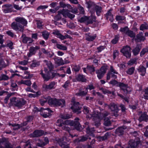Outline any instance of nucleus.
<instances>
[{"mask_svg":"<svg viewBox=\"0 0 148 148\" xmlns=\"http://www.w3.org/2000/svg\"><path fill=\"white\" fill-rule=\"evenodd\" d=\"M79 120L78 118H76L75 119V121H71L70 120H66L62 121V119H59L57 121V123L58 124L57 125L59 127H62L63 130L68 131L69 133L70 128L67 126V125H69L70 126H74L76 129L78 130L81 126L79 122L78 121Z\"/></svg>","mask_w":148,"mask_h":148,"instance_id":"nucleus-1","label":"nucleus"},{"mask_svg":"<svg viewBox=\"0 0 148 148\" xmlns=\"http://www.w3.org/2000/svg\"><path fill=\"white\" fill-rule=\"evenodd\" d=\"M15 20L11 24V28L16 32H23L24 27L27 23L26 20L23 17H18L15 18Z\"/></svg>","mask_w":148,"mask_h":148,"instance_id":"nucleus-2","label":"nucleus"},{"mask_svg":"<svg viewBox=\"0 0 148 148\" xmlns=\"http://www.w3.org/2000/svg\"><path fill=\"white\" fill-rule=\"evenodd\" d=\"M97 114H96L91 115V117H94V120L95 121V125L97 127L99 126L100 125L99 121L103 118L104 119V124L106 126H108L111 124V122L110 120V118L106 117V116L109 114V113L106 111L105 112L101 114L97 112Z\"/></svg>","mask_w":148,"mask_h":148,"instance_id":"nucleus-3","label":"nucleus"},{"mask_svg":"<svg viewBox=\"0 0 148 148\" xmlns=\"http://www.w3.org/2000/svg\"><path fill=\"white\" fill-rule=\"evenodd\" d=\"M87 4V8L91 14L94 13L95 11L97 16L100 15V13L102 11V8L101 6L97 5L90 1L88 2Z\"/></svg>","mask_w":148,"mask_h":148,"instance_id":"nucleus-4","label":"nucleus"},{"mask_svg":"<svg viewBox=\"0 0 148 148\" xmlns=\"http://www.w3.org/2000/svg\"><path fill=\"white\" fill-rule=\"evenodd\" d=\"M48 103L51 106H60L62 107L65 106V102L63 99L52 98L50 97H47Z\"/></svg>","mask_w":148,"mask_h":148,"instance_id":"nucleus-5","label":"nucleus"},{"mask_svg":"<svg viewBox=\"0 0 148 148\" xmlns=\"http://www.w3.org/2000/svg\"><path fill=\"white\" fill-rule=\"evenodd\" d=\"M62 15L65 17H68L71 19H72L75 16L74 14L69 13L68 10L63 9L58 11V14L54 17V20L56 21L60 20L62 17Z\"/></svg>","mask_w":148,"mask_h":148,"instance_id":"nucleus-6","label":"nucleus"},{"mask_svg":"<svg viewBox=\"0 0 148 148\" xmlns=\"http://www.w3.org/2000/svg\"><path fill=\"white\" fill-rule=\"evenodd\" d=\"M86 132L87 135L82 136L80 137V139H76L75 141V142L78 141L79 142H84L87 140L88 138L90 139L91 138L89 136H93V133L94 132V128L89 125L86 128Z\"/></svg>","mask_w":148,"mask_h":148,"instance_id":"nucleus-7","label":"nucleus"},{"mask_svg":"<svg viewBox=\"0 0 148 148\" xmlns=\"http://www.w3.org/2000/svg\"><path fill=\"white\" fill-rule=\"evenodd\" d=\"M10 101L12 104L18 108L23 107L26 103V101L23 99H17L15 97L11 98Z\"/></svg>","mask_w":148,"mask_h":148,"instance_id":"nucleus-8","label":"nucleus"},{"mask_svg":"<svg viewBox=\"0 0 148 148\" xmlns=\"http://www.w3.org/2000/svg\"><path fill=\"white\" fill-rule=\"evenodd\" d=\"M140 143L139 141H136L134 140H130L129 143V145L127 148H136L137 147ZM115 148H123L120 145H116Z\"/></svg>","mask_w":148,"mask_h":148,"instance_id":"nucleus-9","label":"nucleus"},{"mask_svg":"<svg viewBox=\"0 0 148 148\" xmlns=\"http://www.w3.org/2000/svg\"><path fill=\"white\" fill-rule=\"evenodd\" d=\"M72 103L73 106H71V109L72 110L73 112L77 114L80 113L81 112L80 111L81 107L79 106V103L75 101L74 99H72Z\"/></svg>","mask_w":148,"mask_h":148,"instance_id":"nucleus-10","label":"nucleus"},{"mask_svg":"<svg viewBox=\"0 0 148 148\" xmlns=\"http://www.w3.org/2000/svg\"><path fill=\"white\" fill-rule=\"evenodd\" d=\"M131 48L128 46H126L122 49L121 52L127 58H130L131 56Z\"/></svg>","mask_w":148,"mask_h":148,"instance_id":"nucleus-11","label":"nucleus"},{"mask_svg":"<svg viewBox=\"0 0 148 148\" xmlns=\"http://www.w3.org/2000/svg\"><path fill=\"white\" fill-rule=\"evenodd\" d=\"M107 68L105 66H102L99 70L96 71L97 77L99 79H101L106 72Z\"/></svg>","mask_w":148,"mask_h":148,"instance_id":"nucleus-12","label":"nucleus"},{"mask_svg":"<svg viewBox=\"0 0 148 148\" xmlns=\"http://www.w3.org/2000/svg\"><path fill=\"white\" fill-rule=\"evenodd\" d=\"M118 86H119L121 89L123 90L125 94L129 93L131 91V89L128 86V85L123 83H119Z\"/></svg>","mask_w":148,"mask_h":148,"instance_id":"nucleus-13","label":"nucleus"},{"mask_svg":"<svg viewBox=\"0 0 148 148\" xmlns=\"http://www.w3.org/2000/svg\"><path fill=\"white\" fill-rule=\"evenodd\" d=\"M13 8L12 5L6 4L2 6V10L5 13H10L12 11Z\"/></svg>","mask_w":148,"mask_h":148,"instance_id":"nucleus-14","label":"nucleus"},{"mask_svg":"<svg viewBox=\"0 0 148 148\" xmlns=\"http://www.w3.org/2000/svg\"><path fill=\"white\" fill-rule=\"evenodd\" d=\"M108 106L111 111L114 112V116H117L118 115L117 113L119 111L117 106L114 103H112L110 105H108Z\"/></svg>","mask_w":148,"mask_h":148,"instance_id":"nucleus-15","label":"nucleus"},{"mask_svg":"<svg viewBox=\"0 0 148 148\" xmlns=\"http://www.w3.org/2000/svg\"><path fill=\"white\" fill-rule=\"evenodd\" d=\"M39 142L38 143L36 144V146L41 147H42L49 143V140L47 137H44L43 140H41L39 139H38Z\"/></svg>","mask_w":148,"mask_h":148,"instance_id":"nucleus-16","label":"nucleus"},{"mask_svg":"<svg viewBox=\"0 0 148 148\" xmlns=\"http://www.w3.org/2000/svg\"><path fill=\"white\" fill-rule=\"evenodd\" d=\"M40 48V47L38 46L31 47L29 50V52L27 54L28 57H30L33 55H35L37 50L39 49Z\"/></svg>","mask_w":148,"mask_h":148,"instance_id":"nucleus-17","label":"nucleus"},{"mask_svg":"<svg viewBox=\"0 0 148 148\" xmlns=\"http://www.w3.org/2000/svg\"><path fill=\"white\" fill-rule=\"evenodd\" d=\"M56 84V83L54 81H53L50 83L48 85H43L42 87L45 90H48L55 89Z\"/></svg>","mask_w":148,"mask_h":148,"instance_id":"nucleus-18","label":"nucleus"},{"mask_svg":"<svg viewBox=\"0 0 148 148\" xmlns=\"http://www.w3.org/2000/svg\"><path fill=\"white\" fill-rule=\"evenodd\" d=\"M44 132L42 130H36L32 134H30L31 137H38L42 136L44 134Z\"/></svg>","mask_w":148,"mask_h":148,"instance_id":"nucleus-19","label":"nucleus"},{"mask_svg":"<svg viewBox=\"0 0 148 148\" xmlns=\"http://www.w3.org/2000/svg\"><path fill=\"white\" fill-rule=\"evenodd\" d=\"M40 74L44 81L47 82L51 78V76L50 73H44L42 70H40Z\"/></svg>","mask_w":148,"mask_h":148,"instance_id":"nucleus-20","label":"nucleus"},{"mask_svg":"<svg viewBox=\"0 0 148 148\" xmlns=\"http://www.w3.org/2000/svg\"><path fill=\"white\" fill-rule=\"evenodd\" d=\"M138 120L140 122L144 121L147 122L148 120V115L146 112L141 113L139 118Z\"/></svg>","mask_w":148,"mask_h":148,"instance_id":"nucleus-21","label":"nucleus"},{"mask_svg":"<svg viewBox=\"0 0 148 148\" xmlns=\"http://www.w3.org/2000/svg\"><path fill=\"white\" fill-rule=\"evenodd\" d=\"M63 140L62 138H58L56 141L59 145L64 148H69V146L68 144L66 145L65 142L63 141Z\"/></svg>","mask_w":148,"mask_h":148,"instance_id":"nucleus-22","label":"nucleus"},{"mask_svg":"<svg viewBox=\"0 0 148 148\" xmlns=\"http://www.w3.org/2000/svg\"><path fill=\"white\" fill-rule=\"evenodd\" d=\"M86 39V40L89 41H92L95 40L97 37L96 34H90V33L85 34Z\"/></svg>","mask_w":148,"mask_h":148,"instance_id":"nucleus-23","label":"nucleus"},{"mask_svg":"<svg viewBox=\"0 0 148 148\" xmlns=\"http://www.w3.org/2000/svg\"><path fill=\"white\" fill-rule=\"evenodd\" d=\"M126 127L125 126L120 127L116 129L115 132L116 134L119 136H121L123 134V130L126 128Z\"/></svg>","mask_w":148,"mask_h":148,"instance_id":"nucleus-24","label":"nucleus"},{"mask_svg":"<svg viewBox=\"0 0 148 148\" xmlns=\"http://www.w3.org/2000/svg\"><path fill=\"white\" fill-rule=\"evenodd\" d=\"M145 40V38L143 35V34L142 32L140 33L139 34H137L135 38V40L138 42L144 41Z\"/></svg>","mask_w":148,"mask_h":148,"instance_id":"nucleus-25","label":"nucleus"},{"mask_svg":"<svg viewBox=\"0 0 148 148\" xmlns=\"http://www.w3.org/2000/svg\"><path fill=\"white\" fill-rule=\"evenodd\" d=\"M21 37L23 38L22 42L23 43H31L33 42V40L31 38L25 36L24 34H23Z\"/></svg>","mask_w":148,"mask_h":148,"instance_id":"nucleus-26","label":"nucleus"},{"mask_svg":"<svg viewBox=\"0 0 148 148\" xmlns=\"http://www.w3.org/2000/svg\"><path fill=\"white\" fill-rule=\"evenodd\" d=\"M140 74L142 76L145 75L146 73V68L143 65H140L137 69Z\"/></svg>","mask_w":148,"mask_h":148,"instance_id":"nucleus-27","label":"nucleus"},{"mask_svg":"<svg viewBox=\"0 0 148 148\" xmlns=\"http://www.w3.org/2000/svg\"><path fill=\"white\" fill-rule=\"evenodd\" d=\"M83 112L85 114H89L90 116L87 115V116H88V117H90V118H93V119H94V117H91V115H92L93 114H97V112H97L96 113L95 112V113H94V114H90V110H89V108L86 106H84V109L83 110Z\"/></svg>","mask_w":148,"mask_h":148,"instance_id":"nucleus-28","label":"nucleus"},{"mask_svg":"<svg viewBox=\"0 0 148 148\" xmlns=\"http://www.w3.org/2000/svg\"><path fill=\"white\" fill-rule=\"evenodd\" d=\"M52 34L57 36V38H59L61 40H63L64 38L63 36L61 34L60 32L58 30H53L52 32Z\"/></svg>","mask_w":148,"mask_h":148,"instance_id":"nucleus-29","label":"nucleus"},{"mask_svg":"<svg viewBox=\"0 0 148 148\" xmlns=\"http://www.w3.org/2000/svg\"><path fill=\"white\" fill-rule=\"evenodd\" d=\"M115 74H116L109 71L107 74V80H109L110 78H112L114 79H116L117 77V75Z\"/></svg>","mask_w":148,"mask_h":148,"instance_id":"nucleus-30","label":"nucleus"},{"mask_svg":"<svg viewBox=\"0 0 148 148\" xmlns=\"http://www.w3.org/2000/svg\"><path fill=\"white\" fill-rule=\"evenodd\" d=\"M95 16H91L89 17H87V23L88 24H91L93 22L95 21Z\"/></svg>","mask_w":148,"mask_h":148,"instance_id":"nucleus-31","label":"nucleus"},{"mask_svg":"<svg viewBox=\"0 0 148 148\" xmlns=\"http://www.w3.org/2000/svg\"><path fill=\"white\" fill-rule=\"evenodd\" d=\"M20 84H25L27 86H30L31 85V82L30 80H21L19 82Z\"/></svg>","mask_w":148,"mask_h":148,"instance_id":"nucleus-32","label":"nucleus"},{"mask_svg":"<svg viewBox=\"0 0 148 148\" xmlns=\"http://www.w3.org/2000/svg\"><path fill=\"white\" fill-rule=\"evenodd\" d=\"M43 62L48 67L50 71H51L53 69L54 66L51 62L48 61L46 60H44Z\"/></svg>","mask_w":148,"mask_h":148,"instance_id":"nucleus-33","label":"nucleus"},{"mask_svg":"<svg viewBox=\"0 0 148 148\" xmlns=\"http://www.w3.org/2000/svg\"><path fill=\"white\" fill-rule=\"evenodd\" d=\"M43 110H46L48 112V114H46L45 113H47V112H45L44 113H43L41 114V115H42L43 117L45 118H47L50 115V114L52 112V111L49 108H47L45 109H43Z\"/></svg>","mask_w":148,"mask_h":148,"instance_id":"nucleus-34","label":"nucleus"},{"mask_svg":"<svg viewBox=\"0 0 148 148\" xmlns=\"http://www.w3.org/2000/svg\"><path fill=\"white\" fill-rule=\"evenodd\" d=\"M109 134L108 133H107L105 134L103 136H99L98 137V139L99 140L103 141L107 139L109 136Z\"/></svg>","mask_w":148,"mask_h":148,"instance_id":"nucleus-35","label":"nucleus"},{"mask_svg":"<svg viewBox=\"0 0 148 148\" xmlns=\"http://www.w3.org/2000/svg\"><path fill=\"white\" fill-rule=\"evenodd\" d=\"M77 79L79 81H81L82 82H84L86 80L85 77L84 76L82 75H78L77 77Z\"/></svg>","mask_w":148,"mask_h":148,"instance_id":"nucleus-36","label":"nucleus"},{"mask_svg":"<svg viewBox=\"0 0 148 148\" xmlns=\"http://www.w3.org/2000/svg\"><path fill=\"white\" fill-rule=\"evenodd\" d=\"M56 47L57 48L60 50H66L67 49V47L63 45H60L59 44H57Z\"/></svg>","mask_w":148,"mask_h":148,"instance_id":"nucleus-37","label":"nucleus"},{"mask_svg":"<svg viewBox=\"0 0 148 148\" xmlns=\"http://www.w3.org/2000/svg\"><path fill=\"white\" fill-rule=\"evenodd\" d=\"M129 29L127 27H124L121 28L120 30V31L123 34H127Z\"/></svg>","mask_w":148,"mask_h":148,"instance_id":"nucleus-38","label":"nucleus"},{"mask_svg":"<svg viewBox=\"0 0 148 148\" xmlns=\"http://www.w3.org/2000/svg\"><path fill=\"white\" fill-rule=\"evenodd\" d=\"M111 11L112 10H110L108 11V12H107L106 14V18H108L109 16L111 17V18H110V20L111 21H112L113 17V15L112 14H111Z\"/></svg>","mask_w":148,"mask_h":148,"instance_id":"nucleus-39","label":"nucleus"},{"mask_svg":"<svg viewBox=\"0 0 148 148\" xmlns=\"http://www.w3.org/2000/svg\"><path fill=\"white\" fill-rule=\"evenodd\" d=\"M148 53V47L143 48L140 53V56L142 57L145 54Z\"/></svg>","mask_w":148,"mask_h":148,"instance_id":"nucleus-40","label":"nucleus"},{"mask_svg":"<svg viewBox=\"0 0 148 148\" xmlns=\"http://www.w3.org/2000/svg\"><path fill=\"white\" fill-rule=\"evenodd\" d=\"M127 35L131 38H134L135 36V34L132 31L129 30Z\"/></svg>","mask_w":148,"mask_h":148,"instance_id":"nucleus-41","label":"nucleus"},{"mask_svg":"<svg viewBox=\"0 0 148 148\" xmlns=\"http://www.w3.org/2000/svg\"><path fill=\"white\" fill-rule=\"evenodd\" d=\"M72 116L71 115H69L68 114H61L60 117L63 119H66L71 118Z\"/></svg>","mask_w":148,"mask_h":148,"instance_id":"nucleus-42","label":"nucleus"},{"mask_svg":"<svg viewBox=\"0 0 148 148\" xmlns=\"http://www.w3.org/2000/svg\"><path fill=\"white\" fill-rule=\"evenodd\" d=\"M42 34L45 40H47L49 37V34L48 32L45 31L42 32Z\"/></svg>","mask_w":148,"mask_h":148,"instance_id":"nucleus-43","label":"nucleus"},{"mask_svg":"<svg viewBox=\"0 0 148 148\" xmlns=\"http://www.w3.org/2000/svg\"><path fill=\"white\" fill-rule=\"evenodd\" d=\"M140 48L139 47H136L133 50V52L134 55H136L138 54L140 52Z\"/></svg>","mask_w":148,"mask_h":148,"instance_id":"nucleus-44","label":"nucleus"},{"mask_svg":"<svg viewBox=\"0 0 148 148\" xmlns=\"http://www.w3.org/2000/svg\"><path fill=\"white\" fill-rule=\"evenodd\" d=\"M14 92H12L9 94H8L5 97L4 100V103H7L8 101V100L9 98L12 95H14Z\"/></svg>","mask_w":148,"mask_h":148,"instance_id":"nucleus-45","label":"nucleus"},{"mask_svg":"<svg viewBox=\"0 0 148 148\" xmlns=\"http://www.w3.org/2000/svg\"><path fill=\"white\" fill-rule=\"evenodd\" d=\"M134 67H132L128 69L126 71V73L127 74L131 75L134 73Z\"/></svg>","mask_w":148,"mask_h":148,"instance_id":"nucleus-46","label":"nucleus"},{"mask_svg":"<svg viewBox=\"0 0 148 148\" xmlns=\"http://www.w3.org/2000/svg\"><path fill=\"white\" fill-rule=\"evenodd\" d=\"M147 29H148V25L146 24H142L140 27V29L141 30Z\"/></svg>","mask_w":148,"mask_h":148,"instance_id":"nucleus-47","label":"nucleus"},{"mask_svg":"<svg viewBox=\"0 0 148 148\" xmlns=\"http://www.w3.org/2000/svg\"><path fill=\"white\" fill-rule=\"evenodd\" d=\"M39 65L40 63L38 62L34 61L31 64V66L32 67H35L39 66Z\"/></svg>","mask_w":148,"mask_h":148,"instance_id":"nucleus-48","label":"nucleus"},{"mask_svg":"<svg viewBox=\"0 0 148 148\" xmlns=\"http://www.w3.org/2000/svg\"><path fill=\"white\" fill-rule=\"evenodd\" d=\"M87 69V71H88L90 73H92L95 71V68L93 66H88Z\"/></svg>","mask_w":148,"mask_h":148,"instance_id":"nucleus-49","label":"nucleus"},{"mask_svg":"<svg viewBox=\"0 0 148 148\" xmlns=\"http://www.w3.org/2000/svg\"><path fill=\"white\" fill-rule=\"evenodd\" d=\"M47 101V97H43L40 100V103L42 106H43L44 103H46Z\"/></svg>","mask_w":148,"mask_h":148,"instance_id":"nucleus-50","label":"nucleus"},{"mask_svg":"<svg viewBox=\"0 0 148 148\" xmlns=\"http://www.w3.org/2000/svg\"><path fill=\"white\" fill-rule=\"evenodd\" d=\"M13 42L11 41H9L8 42L6 46L8 47L10 49H13Z\"/></svg>","mask_w":148,"mask_h":148,"instance_id":"nucleus-51","label":"nucleus"},{"mask_svg":"<svg viewBox=\"0 0 148 148\" xmlns=\"http://www.w3.org/2000/svg\"><path fill=\"white\" fill-rule=\"evenodd\" d=\"M48 6L47 5H40L37 8V10H43L47 8Z\"/></svg>","mask_w":148,"mask_h":148,"instance_id":"nucleus-52","label":"nucleus"},{"mask_svg":"<svg viewBox=\"0 0 148 148\" xmlns=\"http://www.w3.org/2000/svg\"><path fill=\"white\" fill-rule=\"evenodd\" d=\"M119 83L115 80H112L111 81L109 82V84H112L113 86H118Z\"/></svg>","mask_w":148,"mask_h":148,"instance_id":"nucleus-53","label":"nucleus"},{"mask_svg":"<svg viewBox=\"0 0 148 148\" xmlns=\"http://www.w3.org/2000/svg\"><path fill=\"white\" fill-rule=\"evenodd\" d=\"M87 16H84L82 17L79 20V21L80 22H83L85 21L87 22Z\"/></svg>","mask_w":148,"mask_h":148,"instance_id":"nucleus-54","label":"nucleus"},{"mask_svg":"<svg viewBox=\"0 0 148 148\" xmlns=\"http://www.w3.org/2000/svg\"><path fill=\"white\" fill-rule=\"evenodd\" d=\"M87 93V92H85L84 91H80L79 92L76 93V95L79 96H83L86 95Z\"/></svg>","mask_w":148,"mask_h":148,"instance_id":"nucleus-55","label":"nucleus"},{"mask_svg":"<svg viewBox=\"0 0 148 148\" xmlns=\"http://www.w3.org/2000/svg\"><path fill=\"white\" fill-rule=\"evenodd\" d=\"M119 37L118 36H116L112 41L111 42L113 44H116L119 40Z\"/></svg>","mask_w":148,"mask_h":148,"instance_id":"nucleus-56","label":"nucleus"},{"mask_svg":"<svg viewBox=\"0 0 148 148\" xmlns=\"http://www.w3.org/2000/svg\"><path fill=\"white\" fill-rule=\"evenodd\" d=\"M136 62V59H131L128 62L127 64L128 65H132L135 63Z\"/></svg>","mask_w":148,"mask_h":148,"instance_id":"nucleus-57","label":"nucleus"},{"mask_svg":"<svg viewBox=\"0 0 148 148\" xmlns=\"http://www.w3.org/2000/svg\"><path fill=\"white\" fill-rule=\"evenodd\" d=\"M109 72L113 73L116 74H118V73L113 68L112 66H110V71Z\"/></svg>","mask_w":148,"mask_h":148,"instance_id":"nucleus-58","label":"nucleus"},{"mask_svg":"<svg viewBox=\"0 0 148 148\" xmlns=\"http://www.w3.org/2000/svg\"><path fill=\"white\" fill-rule=\"evenodd\" d=\"M58 75H59V73H57L52 72L51 73V78L53 79L54 77H58Z\"/></svg>","mask_w":148,"mask_h":148,"instance_id":"nucleus-59","label":"nucleus"},{"mask_svg":"<svg viewBox=\"0 0 148 148\" xmlns=\"http://www.w3.org/2000/svg\"><path fill=\"white\" fill-rule=\"evenodd\" d=\"M116 19L117 21L124 20L125 19L124 16H117L116 17Z\"/></svg>","mask_w":148,"mask_h":148,"instance_id":"nucleus-60","label":"nucleus"},{"mask_svg":"<svg viewBox=\"0 0 148 148\" xmlns=\"http://www.w3.org/2000/svg\"><path fill=\"white\" fill-rule=\"evenodd\" d=\"M69 12H70L73 13L74 14H77V8H72L71 9V10L70 11H69Z\"/></svg>","mask_w":148,"mask_h":148,"instance_id":"nucleus-61","label":"nucleus"},{"mask_svg":"<svg viewBox=\"0 0 148 148\" xmlns=\"http://www.w3.org/2000/svg\"><path fill=\"white\" fill-rule=\"evenodd\" d=\"M119 53V51L117 50H115L114 51L113 56L114 59H115L118 56Z\"/></svg>","mask_w":148,"mask_h":148,"instance_id":"nucleus-62","label":"nucleus"},{"mask_svg":"<svg viewBox=\"0 0 148 148\" xmlns=\"http://www.w3.org/2000/svg\"><path fill=\"white\" fill-rule=\"evenodd\" d=\"M102 92L104 94H111L112 93L111 91L106 89H102Z\"/></svg>","mask_w":148,"mask_h":148,"instance_id":"nucleus-63","label":"nucleus"},{"mask_svg":"<svg viewBox=\"0 0 148 148\" xmlns=\"http://www.w3.org/2000/svg\"><path fill=\"white\" fill-rule=\"evenodd\" d=\"M5 145V148H12L10 144L8 141H6Z\"/></svg>","mask_w":148,"mask_h":148,"instance_id":"nucleus-64","label":"nucleus"}]
</instances>
